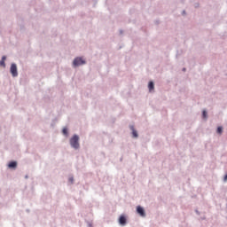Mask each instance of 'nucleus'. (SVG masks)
I'll use <instances>...</instances> for the list:
<instances>
[{
	"label": "nucleus",
	"mask_w": 227,
	"mask_h": 227,
	"mask_svg": "<svg viewBox=\"0 0 227 227\" xmlns=\"http://www.w3.org/2000/svg\"><path fill=\"white\" fill-rule=\"evenodd\" d=\"M70 145L73 148L77 150L79 148V136L74 135L71 139H70Z\"/></svg>",
	"instance_id": "obj_1"
},
{
	"label": "nucleus",
	"mask_w": 227,
	"mask_h": 227,
	"mask_svg": "<svg viewBox=\"0 0 227 227\" xmlns=\"http://www.w3.org/2000/svg\"><path fill=\"white\" fill-rule=\"evenodd\" d=\"M86 63V61H84L82 59V58H76L74 59V62H73V65L74 67H81V65H84Z\"/></svg>",
	"instance_id": "obj_2"
},
{
	"label": "nucleus",
	"mask_w": 227,
	"mask_h": 227,
	"mask_svg": "<svg viewBox=\"0 0 227 227\" xmlns=\"http://www.w3.org/2000/svg\"><path fill=\"white\" fill-rule=\"evenodd\" d=\"M11 74H12V77H17V75H19V73L17 72V65L12 64Z\"/></svg>",
	"instance_id": "obj_3"
},
{
	"label": "nucleus",
	"mask_w": 227,
	"mask_h": 227,
	"mask_svg": "<svg viewBox=\"0 0 227 227\" xmlns=\"http://www.w3.org/2000/svg\"><path fill=\"white\" fill-rule=\"evenodd\" d=\"M137 212L139 214V215H141V217H146V213L145 212V209L141 207V206L137 207Z\"/></svg>",
	"instance_id": "obj_4"
},
{
	"label": "nucleus",
	"mask_w": 227,
	"mask_h": 227,
	"mask_svg": "<svg viewBox=\"0 0 227 227\" xmlns=\"http://www.w3.org/2000/svg\"><path fill=\"white\" fill-rule=\"evenodd\" d=\"M119 223L121 224V226H125V224H127V218H125L124 215H121L119 218Z\"/></svg>",
	"instance_id": "obj_5"
},
{
	"label": "nucleus",
	"mask_w": 227,
	"mask_h": 227,
	"mask_svg": "<svg viewBox=\"0 0 227 227\" xmlns=\"http://www.w3.org/2000/svg\"><path fill=\"white\" fill-rule=\"evenodd\" d=\"M8 167L11 169H15V168H17V161H11V162H9Z\"/></svg>",
	"instance_id": "obj_6"
},
{
	"label": "nucleus",
	"mask_w": 227,
	"mask_h": 227,
	"mask_svg": "<svg viewBox=\"0 0 227 227\" xmlns=\"http://www.w3.org/2000/svg\"><path fill=\"white\" fill-rule=\"evenodd\" d=\"M130 129L132 130L133 137H137V131H136V129H134V126H131Z\"/></svg>",
	"instance_id": "obj_7"
},
{
	"label": "nucleus",
	"mask_w": 227,
	"mask_h": 227,
	"mask_svg": "<svg viewBox=\"0 0 227 227\" xmlns=\"http://www.w3.org/2000/svg\"><path fill=\"white\" fill-rule=\"evenodd\" d=\"M148 88H149V91H152V90H153L154 88L153 82H149Z\"/></svg>",
	"instance_id": "obj_8"
},
{
	"label": "nucleus",
	"mask_w": 227,
	"mask_h": 227,
	"mask_svg": "<svg viewBox=\"0 0 227 227\" xmlns=\"http://www.w3.org/2000/svg\"><path fill=\"white\" fill-rule=\"evenodd\" d=\"M64 136H67L68 134V129L67 128H64L62 130Z\"/></svg>",
	"instance_id": "obj_9"
},
{
	"label": "nucleus",
	"mask_w": 227,
	"mask_h": 227,
	"mask_svg": "<svg viewBox=\"0 0 227 227\" xmlns=\"http://www.w3.org/2000/svg\"><path fill=\"white\" fill-rule=\"evenodd\" d=\"M217 133L218 134H223V127H218L217 128Z\"/></svg>",
	"instance_id": "obj_10"
},
{
	"label": "nucleus",
	"mask_w": 227,
	"mask_h": 227,
	"mask_svg": "<svg viewBox=\"0 0 227 227\" xmlns=\"http://www.w3.org/2000/svg\"><path fill=\"white\" fill-rule=\"evenodd\" d=\"M0 67H6V64L4 63V60H1L0 61Z\"/></svg>",
	"instance_id": "obj_11"
},
{
	"label": "nucleus",
	"mask_w": 227,
	"mask_h": 227,
	"mask_svg": "<svg viewBox=\"0 0 227 227\" xmlns=\"http://www.w3.org/2000/svg\"><path fill=\"white\" fill-rule=\"evenodd\" d=\"M202 116H203V118H207V111H203V113H202Z\"/></svg>",
	"instance_id": "obj_12"
},
{
	"label": "nucleus",
	"mask_w": 227,
	"mask_h": 227,
	"mask_svg": "<svg viewBox=\"0 0 227 227\" xmlns=\"http://www.w3.org/2000/svg\"><path fill=\"white\" fill-rule=\"evenodd\" d=\"M69 182H70V184H74V177H69Z\"/></svg>",
	"instance_id": "obj_13"
},
{
	"label": "nucleus",
	"mask_w": 227,
	"mask_h": 227,
	"mask_svg": "<svg viewBox=\"0 0 227 227\" xmlns=\"http://www.w3.org/2000/svg\"><path fill=\"white\" fill-rule=\"evenodd\" d=\"M2 61H6V56L2 57Z\"/></svg>",
	"instance_id": "obj_14"
},
{
	"label": "nucleus",
	"mask_w": 227,
	"mask_h": 227,
	"mask_svg": "<svg viewBox=\"0 0 227 227\" xmlns=\"http://www.w3.org/2000/svg\"><path fill=\"white\" fill-rule=\"evenodd\" d=\"M224 182H227V175H225L224 178H223Z\"/></svg>",
	"instance_id": "obj_15"
}]
</instances>
